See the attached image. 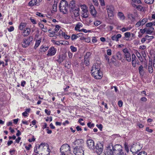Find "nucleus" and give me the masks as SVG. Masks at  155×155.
Masks as SVG:
<instances>
[{"instance_id":"f257e3e1","label":"nucleus","mask_w":155,"mask_h":155,"mask_svg":"<svg viewBox=\"0 0 155 155\" xmlns=\"http://www.w3.org/2000/svg\"><path fill=\"white\" fill-rule=\"evenodd\" d=\"M35 153L41 155H48L49 154L50 150L48 148V145L45 143H42L38 146H36L35 148Z\"/></svg>"},{"instance_id":"f03ea898","label":"nucleus","mask_w":155,"mask_h":155,"mask_svg":"<svg viewBox=\"0 0 155 155\" xmlns=\"http://www.w3.org/2000/svg\"><path fill=\"white\" fill-rule=\"evenodd\" d=\"M92 75L97 79H101L102 77V73L100 71V68L97 64H94L91 70Z\"/></svg>"},{"instance_id":"7ed1b4c3","label":"nucleus","mask_w":155,"mask_h":155,"mask_svg":"<svg viewBox=\"0 0 155 155\" xmlns=\"http://www.w3.org/2000/svg\"><path fill=\"white\" fill-rule=\"evenodd\" d=\"M95 149V151L97 155H105V153L103 152V145L101 142H98L97 143Z\"/></svg>"},{"instance_id":"20e7f679","label":"nucleus","mask_w":155,"mask_h":155,"mask_svg":"<svg viewBox=\"0 0 155 155\" xmlns=\"http://www.w3.org/2000/svg\"><path fill=\"white\" fill-rule=\"evenodd\" d=\"M68 3L65 1L62 0L61 1L59 8L61 12L64 14H66L68 12Z\"/></svg>"},{"instance_id":"39448f33","label":"nucleus","mask_w":155,"mask_h":155,"mask_svg":"<svg viewBox=\"0 0 155 155\" xmlns=\"http://www.w3.org/2000/svg\"><path fill=\"white\" fill-rule=\"evenodd\" d=\"M33 39V38L31 36H29L24 39L21 43L22 47L24 48L28 47L31 43Z\"/></svg>"},{"instance_id":"423d86ee","label":"nucleus","mask_w":155,"mask_h":155,"mask_svg":"<svg viewBox=\"0 0 155 155\" xmlns=\"http://www.w3.org/2000/svg\"><path fill=\"white\" fill-rule=\"evenodd\" d=\"M61 152H65L68 155L71 153L70 147L67 144H65L62 145L60 148Z\"/></svg>"},{"instance_id":"0eeeda50","label":"nucleus","mask_w":155,"mask_h":155,"mask_svg":"<svg viewBox=\"0 0 155 155\" xmlns=\"http://www.w3.org/2000/svg\"><path fill=\"white\" fill-rule=\"evenodd\" d=\"M69 8L70 12L73 13L75 17H78L79 15L80 8L79 5H76Z\"/></svg>"},{"instance_id":"6e6552de","label":"nucleus","mask_w":155,"mask_h":155,"mask_svg":"<svg viewBox=\"0 0 155 155\" xmlns=\"http://www.w3.org/2000/svg\"><path fill=\"white\" fill-rule=\"evenodd\" d=\"M73 152L75 155H84V150L81 146L76 147L73 150Z\"/></svg>"},{"instance_id":"1a4fd4ad","label":"nucleus","mask_w":155,"mask_h":155,"mask_svg":"<svg viewBox=\"0 0 155 155\" xmlns=\"http://www.w3.org/2000/svg\"><path fill=\"white\" fill-rule=\"evenodd\" d=\"M113 150L114 153L117 155L124 152L122 149V147L119 144H117L113 146Z\"/></svg>"},{"instance_id":"9d476101","label":"nucleus","mask_w":155,"mask_h":155,"mask_svg":"<svg viewBox=\"0 0 155 155\" xmlns=\"http://www.w3.org/2000/svg\"><path fill=\"white\" fill-rule=\"evenodd\" d=\"M123 51L126 60L129 62H130L131 60V56L128 50L125 48L123 50Z\"/></svg>"},{"instance_id":"9b49d317","label":"nucleus","mask_w":155,"mask_h":155,"mask_svg":"<svg viewBox=\"0 0 155 155\" xmlns=\"http://www.w3.org/2000/svg\"><path fill=\"white\" fill-rule=\"evenodd\" d=\"M106 9L107 11L108 16L110 19H111L113 15L114 8L112 6H107Z\"/></svg>"},{"instance_id":"f8f14e48","label":"nucleus","mask_w":155,"mask_h":155,"mask_svg":"<svg viewBox=\"0 0 155 155\" xmlns=\"http://www.w3.org/2000/svg\"><path fill=\"white\" fill-rule=\"evenodd\" d=\"M87 144L88 147L91 150H93L95 149L94 143L93 140L91 139L87 140Z\"/></svg>"},{"instance_id":"ddd939ff","label":"nucleus","mask_w":155,"mask_h":155,"mask_svg":"<svg viewBox=\"0 0 155 155\" xmlns=\"http://www.w3.org/2000/svg\"><path fill=\"white\" fill-rule=\"evenodd\" d=\"M56 52V49L53 47H51L48 50L47 55L48 56H52L54 55Z\"/></svg>"},{"instance_id":"4468645a","label":"nucleus","mask_w":155,"mask_h":155,"mask_svg":"<svg viewBox=\"0 0 155 155\" xmlns=\"http://www.w3.org/2000/svg\"><path fill=\"white\" fill-rule=\"evenodd\" d=\"M113 146H109L106 149V153L105 155H114Z\"/></svg>"},{"instance_id":"2eb2a0df","label":"nucleus","mask_w":155,"mask_h":155,"mask_svg":"<svg viewBox=\"0 0 155 155\" xmlns=\"http://www.w3.org/2000/svg\"><path fill=\"white\" fill-rule=\"evenodd\" d=\"M90 12L91 14L94 17H95L96 16L97 12H96L93 5H91L90 6Z\"/></svg>"},{"instance_id":"dca6fc26","label":"nucleus","mask_w":155,"mask_h":155,"mask_svg":"<svg viewBox=\"0 0 155 155\" xmlns=\"http://www.w3.org/2000/svg\"><path fill=\"white\" fill-rule=\"evenodd\" d=\"M134 149V147H131L130 149V151L132 152L133 153H136L133 155H147V153L144 151H142L140 152H139L138 153H137L138 152V150H137V151H134L133 150ZM147 155H152L151 154H148Z\"/></svg>"},{"instance_id":"f3484780","label":"nucleus","mask_w":155,"mask_h":155,"mask_svg":"<svg viewBox=\"0 0 155 155\" xmlns=\"http://www.w3.org/2000/svg\"><path fill=\"white\" fill-rule=\"evenodd\" d=\"M31 32L30 28H26L25 29L23 30V32H22V34L23 36L25 37L28 36L30 34Z\"/></svg>"},{"instance_id":"a211bd4d","label":"nucleus","mask_w":155,"mask_h":155,"mask_svg":"<svg viewBox=\"0 0 155 155\" xmlns=\"http://www.w3.org/2000/svg\"><path fill=\"white\" fill-rule=\"evenodd\" d=\"M121 35L118 34L116 35H114L111 37V39L113 41H119V39L121 37Z\"/></svg>"},{"instance_id":"6ab92c4d","label":"nucleus","mask_w":155,"mask_h":155,"mask_svg":"<svg viewBox=\"0 0 155 155\" xmlns=\"http://www.w3.org/2000/svg\"><path fill=\"white\" fill-rule=\"evenodd\" d=\"M38 4L37 0H32L28 3V6L31 7L33 6Z\"/></svg>"},{"instance_id":"aec40b11","label":"nucleus","mask_w":155,"mask_h":155,"mask_svg":"<svg viewBox=\"0 0 155 155\" xmlns=\"http://www.w3.org/2000/svg\"><path fill=\"white\" fill-rule=\"evenodd\" d=\"M65 56L64 55H60L59 56L58 58L57 61L60 63H61L65 59Z\"/></svg>"},{"instance_id":"412c9836","label":"nucleus","mask_w":155,"mask_h":155,"mask_svg":"<svg viewBox=\"0 0 155 155\" xmlns=\"http://www.w3.org/2000/svg\"><path fill=\"white\" fill-rule=\"evenodd\" d=\"M83 26V25L81 22H78L76 25L75 28V30L76 31H80V28Z\"/></svg>"},{"instance_id":"4be33fe9","label":"nucleus","mask_w":155,"mask_h":155,"mask_svg":"<svg viewBox=\"0 0 155 155\" xmlns=\"http://www.w3.org/2000/svg\"><path fill=\"white\" fill-rule=\"evenodd\" d=\"M154 30V29L153 27L146 28L147 34H150Z\"/></svg>"},{"instance_id":"5701e85b","label":"nucleus","mask_w":155,"mask_h":155,"mask_svg":"<svg viewBox=\"0 0 155 155\" xmlns=\"http://www.w3.org/2000/svg\"><path fill=\"white\" fill-rule=\"evenodd\" d=\"M118 16L120 19L121 20H123L125 18V16L122 12H119L118 13Z\"/></svg>"},{"instance_id":"b1692460","label":"nucleus","mask_w":155,"mask_h":155,"mask_svg":"<svg viewBox=\"0 0 155 155\" xmlns=\"http://www.w3.org/2000/svg\"><path fill=\"white\" fill-rule=\"evenodd\" d=\"M143 68V66L141 65L139 66L138 68L139 73L140 75L142 76L143 75L144 73Z\"/></svg>"},{"instance_id":"393cba45","label":"nucleus","mask_w":155,"mask_h":155,"mask_svg":"<svg viewBox=\"0 0 155 155\" xmlns=\"http://www.w3.org/2000/svg\"><path fill=\"white\" fill-rule=\"evenodd\" d=\"M49 48L48 46H45L43 45H42L40 47V51L42 52H44L47 51Z\"/></svg>"},{"instance_id":"a878e982","label":"nucleus","mask_w":155,"mask_h":155,"mask_svg":"<svg viewBox=\"0 0 155 155\" xmlns=\"http://www.w3.org/2000/svg\"><path fill=\"white\" fill-rule=\"evenodd\" d=\"M132 28V27L131 25H130L127 27H123L120 30L123 32H124L126 31L130 30Z\"/></svg>"},{"instance_id":"bb28decb","label":"nucleus","mask_w":155,"mask_h":155,"mask_svg":"<svg viewBox=\"0 0 155 155\" xmlns=\"http://www.w3.org/2000/svg\"><path fill=\"white\" fill-rule=\"evenodd\" d=\"M148 71L150 74L152 73L153 72V68L152 66V63L151 62L149 63L148 65Z\"/></svg>"},{"instance_id":"cd10ccee","label":"nucleus","mask_w":155,"mask_h":155,"mask_svg":"<svg viewBox=\"0 0 155 155\" xmlns=\"http://www.w3.org/2000/svg\"><path fill=\"white\" fill-rule=\"evenodd\" d=\"M26 25V23H21L19 26V29L21 30H23L25 27Z\"/></svg>"},{"instance_id":"c85d7f7f","label":"nucleus","mask_w":155,"mask_h":155,"mask_svg":"<svg viewBox=\"0 0 155 155\" xmlns=\"http://www.w3.org/2000/svg\"><path fill=\"white\" fill-rule=\"evenodd\" d=\"M132 64L133 66L134 67H135V63L134 66V62L136 61V56L134 54H133L132 55Z\"/></svg>"},{"instance_id":"c756f323","label":"nucleus","mask_w":155,"mask_h":155,"mask_svg":"<svg viewBox=\"0 0 155 155\" xmlns=\"http://www.w3.org/2000/svg\"><path fill=\"white\" fill-rule=\"evenodd\" d=\"M128 18L132 21H134L135 20L134 16L132 14L129 13L127 14Z\"/></svg>"},{"instance_id":"7c9ffc66","label":"nucleus","mask_w":155,"mask_h":155,"mask_svg":"<svg viewBox=\"0 0 155 155\" xmlns=\"http://www.w3.org/2000/svg\"><path fill=\"white\" fill-rule=\"evenodd\" d=\"M122 54L120 52H118L116 54V56L118 60H121L122 59Z\"/></svg>"},{"instance_id":"2f4dec72","label":"nucleus","mask_w":155,"mask_h":155,"mask_svg":"<svg viewBox=\"0 0 155 155\" xmlns=\"http://www.w3.org/2000/svg\"><path fill=\"white\" fill-rule=\"evenodd\" d=\"M58 2V0H54V4L52 6L53 9L54 11H55L56 10L57 4Z\"/></svg>"},{"instance_id":"473e14b6","label":"nucleus","mask_w":155,"mask_h":155,"mask_svg":"<svg viewBox=\"0 0 155 155\" xmlns=\"http://www.w3.org/2000/svg\"><path fill=\"white\" fill-rule=\"evenodd\" d=\"M41 39H40L39 40H37L36 41V42L35 44L34 48H36L37 47H38L40 45L41 42Z\"/></svg>"},{"instance_id":"72a5a7b5","label":"nucleus","mask_w":155,"mask_h":155,"mask_svg":"<svg viewBox=\"0 0 155 155\" xmlns=\"http://www.w3.org/2000/svg\"><path fill=\"white\" fill-rule=\"evenodd\" d=\"M77 5H78L75 4L74 0H72L70 2V3L69 8L71 7H72L73 6H75Z\"/></svg>"},{"instance_id":"f704fd0d","label":"nucleus","mask_w":155,"mask_h":155,"mask_svg":"<svg viewBox=\"0 0 155 155\" xmlns=\"http://www.w3.org/2000/svg\"><path fill=\"white\" fill-rule=\"evenodd\" d=\"M152 26H153V21L148 23L146 24V26L149 28L153 27Z\"/></svg>"},{"instance_id":"c9c22d12","label":"nucleus","mask_w":155,"mask_h":155,"mask_svg":"<svg viewBox=\"0 0 155 155\" xmlns=\"http://www.w3.org/2000/svg\"><path fill=\"white\" fill-rule=\"evenodd\" d=\"M84 63L86 66L88 65L90 63L89 58L85 59V58H84Z\"/></svg>"},{"instance_id":"e433bc0d","label":"nucleus","mask_w":155,"mask_h":155,"mask_svg":"<svg viewBox=\"0 0 155 155\" xmlns=\"http://www.w3.org/2000/svg\"><path fill=\"white\" fill-rule=\"evenodd\" d=\"M70 48L72 51L73 52H75L77 51V49L76 48L74 47L73 46H71Z\"/></svg>"},{"instance_id":"4c0bfd02","label":"nucleus","mask_w":155,"mask_h":155,"mask_svg":"<svg viewBox=\"0 0 155 155\" xmlns=\"http://www.w3.org/2000/svg\"><path fill=\"white\" fill-rule=\"evenodd\" d=\"M125 37L128 38H129L131 36V33L130 32H127L124 33Z\"/></svg>"},{"instance_id":"58836bf2","label":"nucleus","mask_w":155,"mask_h":155,"mask_svg":"<svg viewBox=\"0 0 155 155\" xmlns=\"http://www.w3.org/2000/svg\"><path fill=\"white\" fill-rule=\"evenodd\" d=\"M91 55V53L90 52H88L86 54L84 58L85 59H87V58H89L90 56Z\"/></svg>"},{"instance_id":"ea45409f","label":"nucleus","mask_w":155,"mask_h":155,"mask_svg":"<svg viewBox=\"0 0 155 155\" xmlns=\"http://www.w3.org/2000/svg\"><path fill=\"white\" fill-rule=\"evenodd\" d=\"M101 22L99 21H94V25L96 26H97L101 24Z\"/></svg>"},{"instance_id":"a19ab883","label":"nucleus","mask_w":155,"mask_h":155,"mask_svg":"<svg viewBox=\"0 0 155 155\" xmlns=\"http://www.w3.org/2000/svg\"><path fill=\"white\" fill-rule=\"evenodd\" d=\"M77 37L76 35L72 34L71 36V40L72 41H74L76 39L78 38Z\"/></svg>"},{"instance_id":"79ce46f5","label":"nucleus","mask_w":155,"mask_h":155,"mask_svg":"<svg viewBox=\"0 0 155 155\" xmlns=\"http://www.w3.org/2000/svg\"><path fill=\"white\" fill-rule=\"evenodd\" d=\"M154 1V0H145V2L147 4H152Z\"/></svg>"},{"instance_id":"37998d69","label":"nucleus","mask_w":155,"mask_h":155,"mask_svg":"<svg viewBox=\"0 0 155 155\" xmlns=\"http://www.w3.org/2000/svg\"><path fill=\"white\" fill-rule=\"evenodd\" d=\"M141 25H143L142 24V23H141V22L140 21H139L137 22L135 25V27L137 28L138 27Z\"/></svg>"},{"instance_id":"c03bdc74","label":"nucleus","mask_w":155,"mask_h":155,"mask_svg":"<svg viewBox=\"0 0 155 155\" xmlns=\"http://www.w3.org/2000/svg\"><path fill=\"white\" fill-rule=\"evenodd\" d=\"M84 8L83 9V10H82V14L84 13H88V10L87 9L86 7V6H84Z\"/></svg>"},{"instance_id":"a18cd8bd","label":"nucleus","mask_w":155,"mask_h":155,"mask_svg":"<svg viewBox=\"0 0 155 155\" xmlns=\"http://www.w3.org/2000/svg\"><path fill=\"white\" fill-rule=\"evenodd\" d=\"M48 31L49 33H51V34L53 35H58L57 34H56L54 31H52L51 29H49Z\"/></svg>"},{"instance_id":"49530a36","label":"nucleus","mask_w":155,"mask_h":155,"mask_svg":"<svg viewBox=\"0 0 155 155\" xmlns=\"http://www.w3.org/2000/svg\"><path fill=\"white\" fill-rule=\"evenodd\" d=\"M146 38L148 40H151L154 38V37L153 36H149L148 35H146Z\"/></svg>"},{"instance_id":"de8ad7c7","label":"nucleus","mask_w":155,"mask_h":155,"mask_svg":"<svg viewBox=\"0 0 155 155\" xmlns=\"http://www.w3.org/2000/svg\"><path fill=\"white\" fill-rule=\"evenodd\" d=\"M87 125L89 127L91 128L94 127V124H91V122H89L87 124Z\"/></svg>"},{"instance_id":"09e8293b","label":"nucleus","mask_w":155,"mask_h":155,"mask_svg":"<svg viewBox=\"0 0 155 155\" xmlns=\"http://www.w3.org/2000/svg\"><path fill=\"white\" fill-rule=\"evenodd\" d=\"M63 36L65 39H68L70 38V36L69 35H67L65 33H64V35Z\"/></svg>"},{"instance_id":"8fccbe9b","label":"nucleus","mask_w":155,"mask_h":155,"mask_svg":"<svg viewBox=\"0 0 155 155\" xmlns=\"http://www.w3.org/2000/svg\"><path fill=\"white\" fill-rule=\"evenodd\" d=\"M60 26L58 25H56L55 26V28L54 29V31L56 32H57L59 30V29L60 28Z\"/></svg>"},{"instance_id":"3c124183","label":"nucleus","mask_w":155,"mask_h":155,"mask_svg":"<svg viewBox=\"0 0 155 155\" xmlns=\"http://www.w3.org/2000/svg\"><path fill=\"white\" fill-rule=\"evenodd\" d=\"M147 19L146 18H143L141 21H140L143 25H144L147 21Z\"/></svg>"},{"instance_id":"603ef678","label":"nucleus","mask_w":155,"mask_h":155,"mask_svg":"<svg viewBox=\"0 0 155 155\" xmlns=\"http://www.w3.org/2000/svg\"><path fill=\"white\" fill-rule=\"evenodd\" d=\"M137 126H138L140 128H142L144 127V125L140 123H137Z\"/></svg>"},{"instance_id":"864d4df0","label":"nucleus","mask_w":155,"mask_h":155,"mask_svg":"<svg viewBox=\"0 0 155 155\" xmlns=\"http://www.w3.org/2000/svg\"><path fill=\"white\" fill-rule=\"evenodd\" d=\"M99 1L101 6H103L105 5L104 0H99Z\"/></svg>"},{"instance_id":"5fc2aeb1","label":"nucleus","mask_w":155,"mask_h":155,"mask_svg":"<svg viewBox=\"0 0 155 155\" xmlns=\"http://www.w3.org/2000/svg\"><path fill=\"white\" fill-rule=\"evenodd\" d=\"M143 7L141 5H138L137 6H136V8L140 11H141L143 9Z\"/></svg>"},{"instance_id":"6e6d98bb","label":"nucleus","mask_w":155,"mask_h":155,"mask_svg":"<svg viewBox=\"0 0 155 155\" xmlns=\"http://www.w3.org/2000/svg\"><path fill=\"white\" fill-rule=\"evenodd\" d=\"M107 54L108 55H111V50L110 49H108L107 51Z\"/></svg>"},{"instance_id":"4d7b16f0","label":"nucleus","mask_w":155,"mask_h":155,"mask_svg":"<svg viewBox=\"0 0 155 155\" xmlns=\"http://www.w3.org/2000/svg\"><path fill=\"white\" fill-rule=\"evenodd\" d=\"M8 31L10 32H11L13 31L14 29V28L13 26H10L9 28L8 29Z\"/></svg>"},{"instance_id":"13d9d810","label":"nucleus","mask_w":155,"mask_h":155,"mask_svg":"<svg viewBox=\"0 0 155 155\" xmlns=\"http://www.w3.org/2000/svg\"><path fill=\"white\" fill-rule=\"evenodd\" d=\"M136 55L137 56V57L139 58V59L140 60V58H141V55H140V53L139 52H137L136 53Z\"/></svg>"},{"instance_id":"bf43d9fd","label":"nucleus","mask_w":155,"mask_h":155,"mask_svg":"<svg viewBox=\"0 0 155 155\" xmlns=\"http://www.w3.org/2000/svg\"><path fill=\"white\" fill-rule=\"evenodd\" d=\"M83 120L82 119L80 118L79 120L78 121V122L82 126H83L85 124L84 123H82V122H81V121H83Z\"/></svg>"},{"instance_id":"052dcab7","label":"nucleus","mask_w":155,"mask_h":155,"mask_svg":"<svg viewBox=\"0 0 155 155\" xmlns=\"http://www.w3.org/2000/svg\"><path fill=\"white\" fill-rule=\"evenodd\" d=\"M21 35L18 34L17 35L16 39L18 41H19L21 38Z\"/></svg>"},{"instance_id":"680f3d73","label":"nucleus","mask_w":155,"mask_h":155,"mask_svg":"<svg viewBox=\"0 0 155 155\" xmlns=\"http://www.w3.org/2000/svg\"><path fill=\"white\" fill-rule=\"evenodd\" d=\"M97 127L100 129L101 130H102L103 127L102 124H97L96 125Z\"/></svg>"},{"instance_id":"e2e57ef3","label":"nucleus","mask_w":155,"mask_h":155,"mask_svg":"<svg viewBox=\"0 0 155 155\" xmlns=\"http://www.w3.org/2000/svg\"><path fill=\"white\" fill-rule=\"evenodd\" d=\"M31 147V144H29L28 146H25V148L27 150H30Z\"/></svg>"},{"instance_id":"0e129e2a","label":"nucleus","mask_w":155,"mask_h":155,"mask_svg":"<svg viewBox=\"0 0 155 155\" xmlns=\"http://www.w3.org/2000/svg\"><path fill=\"white\" fill-rule=\"evenodd\" d=\"M146 130L147 132L150 133H152L153 132V130L151 129H150L149 127H147L146 128Z\"/></svg>"},{"instance_id":"69168bd1","label":"nucleus","mask_w":155,"mask_h":155,"mask_svg":"<svg viewBox=\"0 0 155 155\" xmlns=\"http://www.w3.org/2000/svg\"><path fill=\"white\" fill-rule=\"evenodd\" d=\"M140 31L142 34H144L145 32L147 33L146 28H145L143 29H140Z\"/></svg>"},{"instance_id":"338daca9","label":"nucleus","mask_w":155,"mask_h":155,"mask_svg":"<svg viewBox=\"0 0 155 155\" xmlns=\"http://www.w3.org/2000/svg\"><path fill=\"white\" fill-rule=\"evenodd\" d=\"M68 56L69 58H71L73 56V54L70 52H68Z\"/></svg>"},{"instance_id":"774afa93","label":"nucleus","mask_w":155,"mask_h":155,"mask_svg":"<svg viewBox=\"0 0 155 155\" xmlns=\"http://www.w3.org/2000/svg\"><path fill=\"white\" fill-rule=\"evenodd\" d=\"M45 113L46 114H47L48 115H50V113H51V111L50 110H49L47 109H45Z\"/></svg>"}]
</instances>
